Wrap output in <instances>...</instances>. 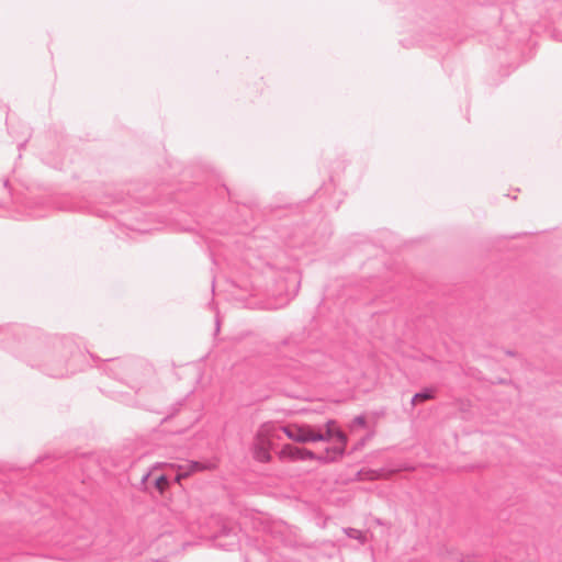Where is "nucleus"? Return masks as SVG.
<instances>
[{"mask_svg": "<svg viewBox=\"0 0 562 562\" xmlns=\"http://www.w3.org/2000/svg\"><path fill=\"white\" fill-rule=\"evenodd\" d=\"M155 487L159 492L160 495H164L165 492L169 488V481L166 475H160L155 481Z\"/></svg>", "mask_w": 562, "mask_h": 562, "instance_id": "obj_5", "label": "nucleus"}, {"mask_svg": "<svg viewBox=\"0 0 562 562\" xmlns=\"http://www.w3.org/2000/svg\"><path fill=\"white\" fill-rule=\"evenodd\" d=\"M435 397V392L432 390H427L420 393H416L412 398V404L418 405L425 401L432 400Z\"/></svg>", "mask_w": 562, "mask_h": 562, "instance_id": "obj_4", "label": "nucleus"}, {"mask_svg": "<svg viewBox=\"0 0 562 562\" xmlns=\"http://www.w3.org/2000/svg\"><path fill=\"white\" fill-rule=\"evenodd\" d=\"M189 476V472L187 471H183V472H179L177 475H176V481L179 483L181 482V480L186 479Z\"/></svg>", "mask_w": 562, "mask_h": 562, "instance_id": "obj_6", "label": "nucleus"}, {"mask_svg": "<svg viewBox=\"0 0 562 562\" xmlns=\"http://www.w3.org/2000/svg\"><path fill=\"white\" fill-rule=\"evenodd\" d=\"M281 429L290 440L297 443L327 442L319 452L303 446L284 443L277 453L282 462H315L325 465L336 463L345 456L348 437L335 420H328L323 430L297 423L284 425Z\"/></svg>", "mask_w": 562, "mask_h": 562, "instance_id": "obj_1", "label": "nucleus"}, {"mask_svg": "<svg viewBox=\"0 0 562 562\" xmlns=\"http://www.w3.org/2000/svg\"><path fill=\"white\" fill-rule=\"evenodd\" d=\"M215 469V464H204L200 462H191L187 468L186 471L189 472V475L202 472V471H211Z\"/></svg>", "mask_w": 562, "mask_h": 562, "instance_id": "obj_3", "label": "nucleus"}, {"mask_svg": "<svg viewBox=\"0 0 562 562\" xmlns=\"http://www.w3.org/2000/svg\"><path fill=\"white\" fill-rule=\"evenodd\" d=\"M276 430L274 425L266 423L256 431L251 443V453L257 462L269 463L272 460L271 449Z\"/></svg>", "mask_w": 562, "mask_h": 562, "instance_id": "obj_2", "label": "nucleus"}]
</instances>
